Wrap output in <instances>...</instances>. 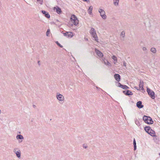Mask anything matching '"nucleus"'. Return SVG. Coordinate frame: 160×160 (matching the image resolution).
I'll return each mask as SVG.
<instances>
[{
	"mask_svg": "<svg viewBox=\"0 0 160 160\" xmlns=\"http://www.w3.org/2000/svg\"><path fill=\"white\" fill-rule=\"evenodd\" d=\"M143 120L146 123L149 124H152L153 123L152 119L149 116H144L143 117Z\"/></svg>",
	"mask_w": 160,
	"mask_h": 160,
	"instance_id": "f257e3e1",
	"label": "nucleus"
},
{
	"mask_svg": "<svg viewBox=\"0 0 160 160\" xmlns=\"http://www.w3.org/2000/svg\"><path fill=\"white\" fill-rule=\"evenodd\" d=\"M90 33L93 38V39L96 42H98V37L95 29L93 28H92L90 31Z\"/></svg>",
	"mask_w": 160,
	"mask_h": 160,
	"instance_id": "f03ea898",
	"label": "nucleus"
},
{
	"mask_svg": "<svg viewBox=\"0 0 160 160\" xmlns=\"http://www.w3.org/2000/svg\"><path fill=\"white\" fill-rule=\"evenodd\" d=\"M70 20L72 22L73 24L75 26L77 25L78 24V20L76 16L74 14H72L71 15Z\"/></svg>",
	"mask_w": 160,
	"mask_h": 160,
	"instance_id": "7ed1b4c3",
	"label": "nucleus"
},
{
	"mask_svg": "<svg viewBox=\"0 0 160 160\" xmlns=\"http://www.w3.org/2000/svg\"><path fill=\"white\" fill-rule=\"evenodd\" d=\"M147 92L149 96L152 99H154L155 97L154 92L149 88H147Z\"/></svg>",
	"mask_w": 160,
	"mask_h": 160,
	"instance_id": "20e7f679",
	"label": "nucleus"
},
{
	"mask_svg": "<svg viewBox=\"0 0 160 160\" xmlns=\"http://www.w3.org/2000/svg\"><path fill=\"white\" fill-rule=\"evenodd\" d=\"M98 12H99L101 16L103 19H105L106 18L107 16L104 10L102 9L99 8L98 10Z\"/></svg>",
	"mask_w": 160,
	"mask_h": 160,
	"instance_id": "39448f33",
	"label": "nucleus"
},
{
	"mask_svg": "<svg viewBox=\"0 0 160 160\" xmlns=\"http://www.w3.org/2000/svg\"><path fill=\"white\" fill-rule=\"evenodd\" d=\"M56 97L57 99L59 101H63L64 100V96L60 93L58 94V93H57Z\"/></svg>",
	"mask_w": 160,
	"mask_h": 160,
	"instance_id": "423d86ee",
	"label": "nucleus"
},
{
	"mask_svg": "<svg viewBox=\"0 0 160 160\" xmlns=\"http://www.w3.org/2000/svg\"><path fill=\"white\" fill-rule=\"evenodd\" d=\"M63 35L65 36H66L67 37L72 38L73 37L72 33V32H67L65 33H63Z\"/></svg>",
	"mask_w": 160,
	"mask_h": 160,
	"instance_id": "0eeeda50",
	"label": "nucleus"
},
{
	"mask_svg": "<svg viewBox=\"0 0 160 160\" xmlns=\"http://www.w3.org/2000/svg\"><path fill=\"white\" fill-rule=\"evenodd\" d=\"M17 149H18V148L14 149V150H13V152L16 154V156H17V157L18 158H20L21 156L20 151V150H18V151H17L16 150Z\"/></svg>",
	"mask_w": 160,
	"mask_h": 160,
	"instance_id": "6e6552de",
	"label": "nucleus"
},
{
	"mask_svg": "<svg viewBox=\"0 0 160 160\" xmlns=\"http://www.w3.org/2000/svg\"><path fill=\"white\" fill-rule=\"evenodd\" d=\"M42 13L44 15L45 17H46V18H50V14L48 13V12H47L44 11V10H42L41 11Z\"/></svg>",
	"mask_w": 160,
	"mask_h": 160,
	"instance_id": "1a4fd4ad",
	"label": "nucleus"
},
{
	"mask_svg": "<svg viewBox=\"0 0 160 160\" xmlns=\"http://www.w3.org/2000/svg\"><path fill=\"white\" fill-rule=\"evenodd\" d=\"M95 51L98 55L100 57H102L103 56V53L99 50L97 49H95Z\"/></svg>",
	"mask_w": 160,
	"mask_h": 160,
	"instance_id": "9d476101",
	"label": "nucleus"
},
{
	"mask_svg": "<svg viewBox=\"0 0 160 160\" xmlns=\"http://www.w3.org/2000/svg\"><path fill=\"white\" fill-rule=\"evenodd\" d=\"M142 103V102L141 101L138 102L136 104L137 107L139 108H142L144 107V106Z\"/></svg>",
	"mask_w": 160,
	"mask_h": 160,
	"instance_id": "9b49d317",
	"label": "nucleus"
},
{
	"mask_svg": "<svg viewBox=\"0 0 160 160\" xmlns=\"http://www.w3.org/2000/svg\"><path fill=\"white\" fill-rule=\"evenodd\" d=\"M114 78L115 80L118 82H119L121 79V76L118 74H115L114 75Z\"/></svg>",
	"mask_w": 160,
	"mask_h": 160,
	"instance_id": "f8f14e48",
	"label": "nucleus"
},
{
	"mask_svg": "<svg viewBox=\"0 0 160 160\" xmlns=\"http://www.w3.org/2000/svg\"><path fill=\"white\" fill-rule=\"evenodd\" d=\"M139 86V88H141L142 90H144L143 88V81L140 80Z\"/></svg>",
	"mask_w": 160,
	"mask_h": 160,
	"instance_id": "ddd939ff",
	"label": "nucleus"
},
{
	"mask_svg": "<svg viewBox=\"0 0 160 160\" xmlns=\"http://www.w3.org/2000/svg\"><path fill=\"white\" fill-rule=\"evenodd\" d=\"M93 7L92 6H91L89 7V8L88 9V13L90 15H92V10Z\"/></svg>",
	"mask_w": 160,
	"mask_h": 160,
	"instance_id": "4468645a",
	"label": "nucleus"
},
{
	"mask_svg": "<svg viewBox=\"0 0 160 160\" xmlns=\"http://www.w3.org/2000/svg\"><path fill=\"white\" fill-rule=\"evenodd\" d=\"M148 133L152 136H154L155 134V132L152 129H151L150 131Z\"/></svg>",
	"mask_w": 160,
	"mask_h": 160,
	"instance_id": "2eb2a0df",
	"label": "nucleus"
},
{
	"mask_svg": "<svg viewBox=\"0 0 160 160\" xmlns=\"http://www.w3.org/2000/svg\"><path fill=\"white\" fill-rule=\"evenodd\" d=\"M151 129L150 127L149 126H146L144 127V130L148 133L150 131Z\"/></svg>",
	"mask_w": 160,
	"mask_h": 160,
	"instance_id": "dca6fc26",
	"label": "nucleus"
},
{
	"mask_svg": "<svg viewBox=\"0 0 160 160\" xmlns=\"http://www.w3.org/2000/svg\"><path fill=\"white\" fill-rule=\"evenodd\" d=\"M133 93L131 91L129 90H127L126 93H125V95L127 96L132 95Z\"/></svg>",
	"mask_w": 160,
	"mask_h": 160,
	"instance_id": "f3484780",
	"label": "nucleus"
},
{
	"mask_svg": "<svg viewBox=\"0 0 160 160\" xmlns=\"http://www.w3.org/2000/svg\"><path fill=\"white\" fill-rule=\"evenodd\" d=\"M56 12L58 14H60L62 12V11L61 8L58 7L56 8Z\"/></svg>",
	"mask_w": 160,
	"mask_h": 160,
	"instance_id": "a211bd4d",
	"label": "nucleus"
},
{
	"mask_svg": "<svg viewBox=\"0 0 160 160\" xmlns=\"http://www.w3.org/2000/svg\"><path fill=\"white\" fill-rule=\"evenodd\" d=\"M16 138L17 139H24L23 136L20 134L16 136Z\"/></svg>",
	"mask_w": 160,
	"mask_h": 160,
	"instance_id": "6ab92c4d",
	"label": "nucleus"
},
{
	"mask_svg": "<svg viewBox=\"0 0 160 160\" xmlns=\"http://www.w3.org/2000/svg\"><path fill=\"white\" fill-rule=\"evenodd\" d=\"M119 0H113V4L115 6H118V3Z\"/></svg>",
	"mask_w": 160,
	"mask_h": 160,
	"instance_id": "aec40b11",
	"label": "nucleus"
},
{
	"mask_svg": "<svg viewBox=\"0 0 160 160\" xmlns=\"http://www.w3.org/2000/svg\"><path fill=\"white\" fill-rule=\"evenodd\" d=\"M133 144L134 145V150H135L137 148L136 143L135 139H134L133 141Z\"/></svg>",
	"mask_w": 160,
	"mask_h": 160,
	"instance_id": "412c9836",
	"label": "nucleus"
},
{
	"mask_svg": "<svg viewBox=\"0 0 160 160\" xmlns=\"http://www.w3.org/2000/svg\"><path fill=\"white\" fill-rule=\"evenodd\" d=\"M150 51L154 53H156L157 52L156 49L154 48H152L150 49Z\"/></svg>",
	"mask_w": 160,
	"mask_h": 160,
	"instance_id": "4be33fe9",
	"label": "nucleus"
},
{
	"mask_svg": "<svg viewBox=\"0 0 160 160\" xmlns=\"http://www.w3.org/2000/svg\"><path fill=\"white\" fill-rule=\"evenodd\" d=\"M122 88L123 89L127 90L129 89V88L126 85H123L122 86Z\"/></svg>",
	"mask_w": 160,
	"mask_h": 160,
	"instance_id": "5701e85b",
	"label": "nucleus"
},
{
	"mask_svg": "<svg viewBox=\"0 0 160 160\" xmlns=\"http://www.w3.org/2000/svg\"><path fill=\"white\" fill-rule=\"evenodd\" d=\"M112 58L114 60L115 62H117V58L115 55L112 56Z\"/></svg>",
	"mask_w": 160,
	"mask_h": 160,
	"instance_id": "b1692460",
	"label": "nucleus"
},
{
	"mask_svg": "<svg viewBox=\"0 0 160 160\" xmlns=\"http://www.w3.org/2000/svg\"><path fill=\"white\" fill-rule=\"evenodd\" d=\"M135 123L138 126H139L140 125V122L138 120H135Z\"/></svg>",
	"mask_w": 160,
	"mask_h": 160,
	"instance_id": "393cba45",
	"label": "nucleus"
},
{
	"mask_svg": "<svg viewBox=\"0 0 160 160\" xmlns=\"http://www.w3.org/2000/svg\"><path fill=\"white\" fill-rule=\"evenodd\" d=\"M125 36V32L124 31H122L121 34V36H122L123 38Z\"/></svg>",
	"mask_w": 160,
	"mask_h": 160,
	"instance_id": "a878e982",
	"label": "nucleus"
},
{
	"mask_svg": "<svg viewBox=\"0 0 160 160\" xmlns=\"http://www.w3.org/2000/svg\"><path fill=\"white\" fill-rule=\"evenodd\" d=\"M56 43L57 45L60 47V48H62L63 47L61 45L58 41H56Z\"/></svg>",
	"mask_w": 160,
	"mask_h": 160,
	"instance_id": "bb28decb",
	"label": "nucleus"
},
{
	"mask_svg": "<svg viewBox=\"0 0 160 160\" xmlns=\"http://www.w3.org/2000/svg\"><path fill=\"white\" fill-rule=\"evenodd\" d=\"M50 30L49 29H48L46 33V35L47 36H48L49 34L50 33Z\"/></svg>",
	"mask_w": 160,
	"mask_h": 160,
	"instance_id": "cd10ccee",
	"label": "nucleus"
},
{
	"mask_svg": "<svg viewBox=\"0 0 160 160\" xmlns=\"http://www.w3.org/2000/svg\"><path fill=\"white\" fill-rule=\"evenodd\" d=\"M37 1L40 4H42L43 1L42 0H37Z\"/></svg>",
	"mask_w": 160,
	"mask_h": 160,
	"instance_id": "c85d7f7f",
	"label": "nucleus"
},
{
	"mask_svg": "<svg viewBox=\"0 0 160 160\" xmlns=\"http://www.w3.org/2000/svg\"><path fill=\"white\" fill-rule=\"evenodd\" d=\"M142 50L143 51H145L146 52H147V48L146 47H143Z\"/></svg>",
	"mask_w": 160,
	"mask_h": 160,
	"instance_id": "c756f323",
	"label": "nucleus"
},
{
	"mask_svg": "<svg viewBox=\"0 0 160 160\" xmlns=\"http://www.w3.org/2000/svg\"><path fill=\"white\" fill-rule=\"evenodd\" d=\"M83 147L84 148H88V146L86 144H83Z\"/></svg>",
	"mask_w": 160,
	"mask_h": 160,
	"instance_id": "7c9ffc66",
	"label": "nucleus"
},
{
	"mask_svg": "<svg viewBox=\"0 0 160 160\" xmlns=\"http://www.w3.org/2000/svg\"><path fill=\"white\" fill-rule=\"evenodd\" d=\"M118 86L120 88H122V85L121 84L120 82H118Z\"/></svg>",
	"mask_w": 160,
	"mask_h": 160,
	"instance_id": "2f4dec72",
	"label": "nucleus"
},
{
	"mask_svg": "<svg viewBox=\"0 0 160 160\" xmlns=\"http://www.w3.org/2000/svg\"><path fill=\"white\" fill-rule=\"evenodd\" d=\"M126 62H125V61H124L123 62V66H125V67H126Z\"/></svg>",
	"mask_w": 160,
	"mask_h": 160,
	"instance_id": "473e14b6",
	"label": "nucleus"
},
{
	"mask_svg": "<svg viewBox=\"0 0 160 160\" xmlns=\"http://www.w3.org/2000/svg\"><path fill=\"white\" fill-rule=\"evenodd\" d=\"M127 92V90H124L123 91V93L125 95V93H126Z\"/></svg>",
	"mask_w": 160,
	"mask_h": 160,
	"instance_id": "72a5a7b5",
	"label": "nucleus"
},
{
	"mask_svg": "<svg viewBox=\"0 0 160 160\" xmlns=\"http://www.w3.org/2000/svg\"><path fill=\"white\" fill-rule=\"evenodd\" d=\"M38 65L39 66H40V61H38Z\"/></svg>",
	"mask_w": 160,
	"mask_h": 160,
	"instance_id": "f704fd0d",
	"label": "nucleus"
},
{
	"mask_svg": "<svg viewBox=\"0 0 160 160\" xmlns=\"http://www.w3.org/2000/svg\"><path fill=\"white\" fill-rule=\"evenodd\" d=\"M83 1H86V2H89V0H83Z\"/></svg>",
	"mask_w": 160,
	"mask_h": 160,
	"instance_id": "c9c22d12",
	"label": "nucleus"
},
{
	"mask_svg": "<svg viewBox=\"0 0 160 160\" xmlns=\"http://www.w3.org/2000/svg\"><path fill=\"white\" fill-rule=\"evenodd\" d=\"M135 89H137L138 90L139 89H138V88L136 87H135L134 88Z\"/></svg>",
	"mask_w": 160,
	"mask_h": 160,
	"instance_id": "e433bc0d",
	"label": "nucleus"
},
{
	"mask_svg": "<svg viewBox=\"0 0 160 160\" xmlns=\"http://www.w3.org/2000/svg\"><path fill=\"white\" fill-rule=\"evenodd\" d=\"M109 64H110V63L108 62V61L107 63V64L109 65Z\"/></svg>",
	"mask_w": 160,
	"mask_h": 160,
	"instance_id": "4c0bfd02",
	"label": "nucleus"
},
{
	"mask_svg": "<svg viewBox=\"0 0 160 160\" xmlns=\"http://www.w3.org/2000/svg\"><path fill=\"white\" fill-rule=\"evenodd\" d=\"M33 107L34 108H35L36 107V106L34 105H33Z\"/></svg>",
	"mask_w": 160,
	"mask_h": 160,
	"instance_id": "58836bf2",
	"label": "nucleus"
},
{
	"mask_svg": "<svg viewBox=\"0 0 160 160\" xmlns=\"http://www.w3.org/2000/svg\"><path fill=\"white\" fill-rule=\"evenodd\" d=\"M97 88L98 90H99V89H101V88H98V87H97Z\"/></svg>",
	"mask_w": 160,
	"mask_h": 160,
	"instance_id": "ea45409f",
	"label": "nucleus"
},
{
	"mask_svg": "<svg viewBox=\"0 0 160 160\" xmlns=\"http://www.w3.org/2000/svg\"><path fill=\"white\" fill-rule=\"evenodd\" d=\"M56 21H57V22H59V21H58V20H56Z\"/></svg>",
	"mask_w": 160,
	"mask_h": 160,
	"instance_id": "a19ab883",
	"label": "nucleus"
},
{
	"mask_svg": "<svg viewBox=\"0 0 160 160\" xmlns=\"http://www.w3.org/2000/svg\"><path fill=\"white\" fill-rule=\"evenodd\" d=\"M1 113V110L0 109V114Z\"/></svg>",
	"mask_w": 160,
	"mask_h": 160,
	"instance_id": "79ce46f5",
	"label": "nucleus"
}]
</instances>
